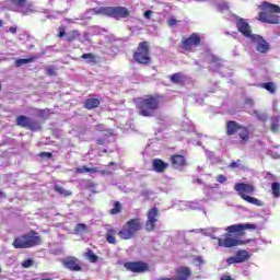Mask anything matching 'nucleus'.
I'll list each match as a JSON object with an SVG mask.
<instances>
[{
    "label": "nucleus",
    "instance_id": "obj_1",
    "mask_svg": "<svg viewBox=\"0 0 280 280\" xmlns=\"http://www.w3.org/2000/svg\"><path fill=\"white\" fill-rule=\"evenodd\" d=\"M257 224L255 223H244V224H233L225 229L226 234L224 238L217 237L218 245L222 248H234V246H244L250 244L253 240L242 241L240 237H244L245 231H256Z\"/></svg>",
    "mask_w": 280,
    "mask_h": 280
},
{
    "label": "nucleus",
    "instance_id": "obj_2",
    "mask_svg": "<svg viewBox=\"0 0 280 280\" xmlns=\"http://www.w3.org/2000/svg\"><path fill=\"white\" fill-rule=\"evenodd\" d=\"M141 229H143V221H141V218L130 219L125 222L118 232L115 229H108L105 235L106 242L107 244H117L115 235H118V237L124 241L135 240L137 233H139Z\"/></svg>",
    "mask_w": 280,
    "mask_h": 280
},
{
    "label": "nucleus",
    "instance_id": "obj_3",
    "mask_svg": "<svg viewBox=\"0 0 280 280\" xmlns=\"http://www.w3.org/2000/svg\"><path fill=\"white\" fill-rule=\"evenodd\" d=\"M161 100H163V95L150 94L133 100V104L141 117H154L156 110L161 108Z\"/></svg>",
    "mask_w": 280,
    "mask_h": 280
},
{
    "label": "nucleus",
    "instance_id": "obj_4",
    "mask_svg": "<svg viewBox=\"0 0 280 280\" xmlns=\"http://www.w3.org/2000/svg\"><path fill=\"white\" fill-rule=\"evenodd\" d=\"M225 133L226 137H235L237 135L240 145H246L250 141V129L235 120H228L225 122Z\"/></svg>",
    "mask_w": 280,
    "mask_h": 280
},
{
    "label": "nucleus",
    "instance_id": "obj_5",
    "mask_svg": "<svg viewBox=\"0 0 280 280\" xmlns=\"http://www.w3.org/2000/svg\"><path fill=\"white\" fill-rule=\"evenodd\" d=\"M265 11L258 14L260 23H268L269 25H279L280 23V7L270 2H262Z\"/></svg>",
    "mask_w": 280,
    "mask_h": 280
},
{
    "label": "nucleus",
    "instance_id": "obj_6",
    "mask_svg": "<svg viewBox=\"0 0 280 280\" xmlns=\"http://www.w3.org/2000/svg\"><path fill=\"white\" fill-rule=\"evenodd\" d=\"M43 244V238L38 235V232L31 230L26 234L16 236L12 243L15 248H34L35 246H40Z\"/></svg>",
    "mask_w": 280,
    "mask_h": 280
},
{
    "label": "nucleus",
    "instance_id": "obj_7",
    "mask_svg": "<svg viewBox=\"0 0 280 280\" xmlns=\"http://www.w3.org/2000/svg\"><path fill=\"white\" fill-rule=\"evenodd\" d=\"M234 191H236L245 202L249 205H255L256 207H261V201L255 197H252L255 194V186L247 183H236L234 185Z\"/></svg>",
    "mask_w": 280,
    "mask_h": 280
},
{
    "label": "nucleus",
    "instance_id": "obj_8",
    "mask_svg": "<svg viewBox=\"0 0 280 280\" xmlns=\"http://www.w3.org/2000/svg\"><path fill=\"white\" fill-rule=\"evenodd\" d=\"M94 13L115 19L116 21L130 16V10L126 7H100L98 9H94Z\"/></svg>",
    "mask_w": 280,
    "mask_h": 280
},
{
    "label": "nucleus",
    "instance_id": "obj_9",
    "mask_svg": "<svg viewBox=\"0 0 280 280\" xmlns=\"http://www.w3.org/2000/svg\"><path fill=\"white\" fill-rule=\"evenodd\" d=\"M135 62L148 67L152 65V57L150 56V42H140L132 56Z\"/></svg>",
    "mask_w": 280,
    "mask_h": 280
},
{
    "label": "nucleus",
    "instance_id": "obj_10",
    "mask_svg": "<svg viewBox=\"0 0 280 280\" xmlns=\"http://www.w3.org/2000/svg\"><path fill=\"white\" fill-rule=\"evenodd\" d=\"M15 122L20 128H25L26 130H31V132H40V130H43V125H40L39 121L25 115L18 116Z\"/></svg>",
    "mask_w": 280,
    "mask_h": 280
},
{
    "label": "nucleus",
    "instance_id": "obj_11",
    "mask_svg": "<svg viewBox=\"0 0 280 280\" xmlns=\"http://www.w3.org/2000/svg\"><path fill=\"white\" fill-rule=\"evenodd\" d=\"M161 218V212L159 211V208L153 207L149 209L147 212V221H145V231L148 233H152L156 229V222H159V219Z\"/></svg>",
    "mask_w": 280,
    "mask_h": 280
},
{
    "label": "nucleus",
    "instance_id": "obj_12",
    "mask_svg": "<svg viewBox=\"0 0 280 280\" xmlns=\"http://www.w3.org/2000/svg\"><path fill=\"white\" fill-rule=\"evenodd\" d=\"M124 268L135 275H143V272H150V265L145 261H127L124 264Z\"/></svg>",
    "mask_w": 280,
    "mask_h": 280
},
{
    "label": "nucleus",
    "instance_id": "obj_13",
    "mask_svg": "<svg viewBox=\"0 0 280 280\" xmlns=\"http://www.w3.org/2000/svg\"><path fill=\"white\" fill-rule=\"evenodd\" d=\"M202 43L200 35L198 33H192L189 37L182 40L180 47L184 51H194V47H198Z\"/></svg>",
    "mask_w": 280,
    "mask_h": 280
},
{
    "label": "nucleus",
    "instance_id": "obj_14",
    "mask_svg": "<svg viewBox=\"0 0 280 280\" xmlns=\"http://www.w3.org/2000/svg\"><path fill=\"white\" fill-rule=\"evenodd\" d=\"M250 259V254L246 249H240L236 252L234 256L226 258L228 266H232V264H244Z\"/></svg>",
    "mask_w": 280,
    "mask_h": 280
},
{
    "label": "nucleus",
    "instance_id": "obj_15",
    "mask_svg": "<svg viewBox=\"0 0 280 280\" xmlns=\"http://www.w3.org/2000/svg\"><path fill=\"white\" fill-rule=\"evenodd\" d=\"M250 40L256 45V51H258V54H268V51H270V44H268V42H266L260 35L254 34L250 37Z\"/></svg>",
    "mask_w": 280,
    "mask_h": 280
},
{
    "label": "nucleus",
    "instance_id": "obj_16",
    "mask_svg": "<svg viewBox=\"0 0 280 280\" xmlns=\"http://www.w3.org/2000/svg\"><path fill=\"white\" fill-rule=\"evenodd\" d=\"M61 264L72 272H80L82 270V266H80V259L75 258V256H69L63 258L61 260Z\"/></svg>",
    "mask_w": 280,
    "mask_h": 280
},
{
    "label": "nucleus",
    "instance_id": "obj_17",
    "mask_svg": "<svg viewBox=\"0 0 280 280\" xmlns=\"http://www.w3.org/2000/svg\"><path fill=\"white\" fill-rule=\"evenodd\" d=\"M236 27L240 34L245 36V38H253L255 34H253V30H250V24L244 20V18H240L236 21Z\"/></svg>",
    "mask_w": 280,
    "mask_h": 280
},
{
    "label": "nucleus",
    "instance_id": "obj_18",
    "mask_svg": "<svg viewBox=\"0 0 280 280\" xmlns=\"http://www.w3.org/2000/svg\"><path fill=\"white\" fill-rule=\"evenodd\" d=\"M171 165L174 170H183L187 165V159L185 155L173 154L171 155Z\"/></svg>",
    "mask_w": 280,
    "mask_h": 280
},
{
    "label": "nucleus",
    "instance_id": "obj_19",
    "mask_svg": "<svg viewBox=\"0 0 280 280\" xmlns=\"http://www.w3.org/2000/svg\"><path fill=\"white\" fill-rule=\"evenodd\" d=\"M191 269L187 266L178 267L175 270V278L174 280H189L191 279Z\"/></svg>",
    "mask_w": 280,
    "mask_h": 280
},
{
    "label": "nucleus",
    "instance_id": "obj_20",
    "mask_svg": "<svg viewBox=\"0 0 280 280\" xmlns=\"http://www.w3.org/2000/svg\"><path fill=\"white\" fill-rule=\"evenodd\" d=\"M170 167V164L164 162L161 159H153L152 160V171L156 172L158 174H163L165 170Z\"/></svg>",
    "mask_w": 280,
    "mask_h": 280
},
{
    "label": "nucleus",
    "instance_id": "obj_21",
    "mask_svg": "<svg viewBox=\"0 0 280 280\" xmlns=\"http://www.w3.org/2000/svg\"><path fill=\"white\" fill-rule=\"evenodd\" d=\"M100 104H102V101H100V98L90 97L83 102V108H85L86 110H93L95 108H100Z\"/></svg>",
    "mask_w": 280,
    "mask_h": 280
},
{
    "label": "nucleus",
    "instance_id": "obj_22",
    "mask_svg": "<svg viewBox=\"0 0 280 280\" xmlns=\"http://www.w3.org/2000/svg\"><path fill=\"white\" fill-rule=\"evenodd\" d=\"M170 81L173 84H184L185 83V74L183 72H176L168 75Z\"/></svg>",
    "mask_w": 280,
    "mask_h": 280
},
{
    "label": "nucleus",
    "instance_id": "obj_23",
    "mask_svg": "<svg viewBox=\"0 0 280 280\" xmlns=\"http://www.w3.org/2000/svg\"><path fill=\"white\" fill-rule=\"evenodd\" d=\"M38 58H40V55H33L26 59H16L15 67H23V65H30V62H35V60H38Z\"/></svg>",
    "mask_w": 280,
    "mask_h": 280
},
{
    "label": "nucleus",
    "instance_id": "obj_24",
    "mask_svg": "<svg viewBox=\"0 0 280 280\" xmlns=\"http://www.w3.org/2000/svg\"><path fill=\"white\" fill-rule=\"evenodd\" d=\"M83 257L88 259L90 264H97V261H100V257L95 255L91 248L86 249V252L83 254Z\"/></svg>",
    "mask_w": 280,
    "mask_h": 280
},
{
    "label": "nucleus",
    "instance_id": "obj_25",
    "mask_svg": "<svg viewBox=\"0 0 280 280\" xmlns=\"http://www.w3.org/2000/svg\"><path fill=\"white\" fill-rule=\"evenodd\" d=\"M97 172H100V170L97 167H88V166H80V167H77L75 170V174H86V173H90V174H97Z\"/></svg>",
    "mask_w": 280,
    "mask_h": 280
},
{
    "label": "nucleus",
    "instance_id": "obj_26",
    "mask_svg": "<svg viewBox=\"0 0 280 280\" xmlns=\"http://www.w3.org/2000/svg\"><path fill=\"white\" fill-rule=\"evenodd\" d=\"M54 189L57 194H59V196H63V198H69V196H73V192L71 190H67L61 186L55 185Z\"/></svg>",
    "mask_w": 280,
    "mask_h": 280
},
{
    "label": "nucleus",
    "instance_id": "obj_27",
    "mask_svg": "<svg viewBox=\"0 0 280 280\" xmlns=\"http://www.w3.org/2000/svg\"><path fill=\"white\" fill-rule=\"evenodd\" d=\"M261 88L268 91L271 94L277 93V86L272 82L262 83Z\"/></svg>",
    "mask_w": 280,
    "mask_h": 280
},
{
    "label": "nucleus",
    "instance_id": "obj_28",
    "mask_svg": "<svg viewBox=\"0 0 280 280\" xmlns=\"http://www.w3.org/2000/svg\"><path fill=\"white\" fill-rule=\"evenodd\" d=\"M81 58L83 60H88V62H90L92 65H97V60L95 59V55H93L92 52L83 54L81 56Z\"/></svg>",
    "mask_w": 280,
    "mask_h": 280
},
{
    "label": "nucleus",
    "instance_id": "obj_29",
    "mask_svg": "<svg viewBox=\"0 0 280 280\" xmlns=\"http://www.w3.org/2000/svg\"><path fill=\"white\" fill-rule=\"evenodd\" d=\"M271 190L273 198H280V184L277 182H273L271 184Z\"/></svg>",
    "mask_w": 280,
    "mask_h": 280
},
{
    "label": "nucleus",
    "instance_id": "obj_30",
    "mask_svg": "<svg viewBox=\"0 0 280 280\" xmlns=\"http://www.w3.org/2000/svg\"><path fill=\"white\" fill-rule=\"evenodd\" d=\"M121 202L115 201L114 202V208L110 209L109 213L110 215H117L121 211Z\"/></svg>",
    "mask_w": 280,
    "mask_h": 280
},
{
    "label": "nucleus",
    "instance_id": "obj_31",
    "mask_svg": "<svg viewBox=\"0 0 280 280\" xmlns=\"http://www.w3.org/2000/svg\"><path fill=\"white\" fill-rule=\"evenodd\" d=\"M79 36L80 34L78 33V31H71V33L67 36L66 40L67 43H73L78 40Z\"/></svg>",
    "mask_w": 280,
    "mask_h": 280
},
{
    "label": "nucleus",
    "instance_id": "obj_32",
    "mask_svg": "<svg viewBox=\"0 0 280 280\" xmlns=\"http://www.w3.org/2000/svg\"><path fill=\"white\" fill-rule=\"evenodd\" d=\"M11 3L15 5V8H25L27 0H11Z\"/></svg>",
    "mask_w": 280,
    "mask_h": 280
},
{
    "label": "nucleus",
    "instance_id": "obj_33",
    "mask_svg": "<svg viewBox=\"0 0 280 280\" xmlns=\"http://www.w3.org/2000/svg\"><path fill=\"white\" fill-rule=\"evenodd\" d=\"M84 231H86V224L78 223L75 229H74V232L75 233H84Z\"/></svg>",
    "mask_w": 280,
    "mask_h": 280
},
{
    "label": "nucleus",
    "instance_id": "obj_34",
    "mask_svg": "<svg viewBox=\"0 0 280 280\" xmlns=\"http://www.w3.org/2000/svg\"><path fill=\"white\" fill-rule=\"evenodd\" d=\"M32 12H35L34 10V3L30 2L26 4L25 10H24V14H30Z\"/></svg>",
    "mask_w": 280,
    "mask_h": 280
},
{
    "label": "nucleus",
    "instance_id": "obj_35",
    "mask_svg": "<svg viewBox=\"0 0 280 280\" xmlns=\"http://www.w3.org/2000/svg\"><path fill=\"white\" fill-rule=\"evenodd\" d=\"M58 38H65L66 34H67V28L65 26H59L58 27Z\"/></svg>",
    "mask_w": 280,
    "mask_h": 280
},
{
    "label": "nucleus",
    "instance_id": "obj_36",
    "mask_svg": "<svg viewBox=\"0 0 280 280\" xmlns=\"http://www.w3.org/2000/svg\"><path fill=\"white\" fill-rule=\"evenodd\" d=\"M49 108H45V109H38L37 113L39 115V117H46V119L49 117Z\"/></svg>",
    "mask_w": 280,
    "mask_h": 280
},
{
    "label": "nucleus",
    "instance_id": "obj_37",
    "mask_svg": "<svg viewBox=\"0 0 280 280\" xmlns=\"http://www.w3.org/2000/svg\"><path fill=\"white\" fill-rule=\"evenodd\" d=\"M34 266V260L33 259H26L22 262V268H32Z\"/></svg>",
    "mask_w": 280,
    "mask_h": 280
},
{
    "label": "nucleus",
    "instance_id": "obj_38",
    "mask_svg": "<svg viewBox=\"0 0 280 280\" xmlns=\"http://www.w3.org/2000/svg\"><path fill=\"white\" fill-rule=\"evenodd\" d=\"M46 75L56 77L57 75L56 68H54V67L47 68Z\"/></svg>",
    "mask_w": 280,
    "mask_h": 280
},
{
    "label": "nucleus",
    "instance_id": "obj_39",
    "mask_svg": "<svg viewBox=\"0 0 280 280\" xmlns=\"http://www.w3.org/2000/svg\"><path fill=\"white\" fill-rule=\"evenodd\" d=\"M280 130V125H279V121H275L271 124V132H279Z\"/></svg>",
    "mask_w": 280,
    "mask_h": 280
},
{
    "label": "nucleus",
    "instance_id": "obj_40",
    "mask_svg": "<svg viewBox=\"0 0 280 280\" xmlns=\"http://www.w3.org/2000/svg\"><path fill=\"white\" fill-rule=\"evenodd\" d=\"M178 23V21L176 20V18L172 16L167 20V25L170 27H174V25H176Z\"/></svg>",
    "mask_w": 280,
    "mask_h": 280
},
{
    "label": "nucleus",
    "instance_id": "obj_41",
    "mask_svg": "<svg viewBox=\"0 0 280 280\" xmlns=\"http://www.w3.org/2000/svg\"><path fill=\"white\" fill-rule=\"evenodd\" d=\"M38 156H40V159H45V156H46L47 159H51V156H54V154H52L51 152H40V153L38 154Z\"/></svg>",
    "mask_w": 280,
    "mask_h": 280
},
{
    "label": "nucleus",
    "instance_id": "obj_42",
    "mask_svg": "<svg viewBox=\"0 0 280 280\" xmlns=\"http://www.w3.org/2000/svg\"><path fill=\"white\" fill-rule=\"evenodd\" d=\"M238 163H242V161L237 160V162H231L229 167H231V170H235V168L240 167Z\"/></svg>",
    "mask_w": 280,
    "mask_h": 280
},
{
    "label": "nucleus",
    "instance_id": "obj_43",
    "mask_svg": "<svg viewBox=\"0 0 280 280\" xmlns=\"http://www.w3.org/2000/svg\"><path fill=\"white\" fill-rule=\"evenodd\" d=\"M217 183H226V176L224 175H218L217 176Z\"/></svg>",
    "mask_w": 280,
    "mask_h": 280
},
{
    "label": "nucleus",
    "instance_id": "obj_44",
    "mask_svg": "<svg viewBox=\"0 0 280 280\" xmlns=\"http://www.w3.org/2000/svg\"><path fill=\"white\" fill-rule=\"evenodd\" d=\"M220 62V59L218 56H212L210 59V63L218 65Z\"/></svg>",
    "mask_w": 280,
    "mask_h": 280
},
{
    "label": "nucleus",
    "instance_id": "obj_45",
    "mask_svg": "<svg viewBox=\"0 0 280 280\" xmlns=\"http://www.w3.org/2000/svg\"><path fill=\"white\" fill-rule=\"evenodd\" d=\"M143 16H144V19H151V16H152V10H147V11L143 13Z\"/></svg>",
    "mask_w": 280,
    "mask_h": 280
},
{
    "label": "nucleus",
    "instance_id": "obj_46",
    "mask_svg": "<svg viewBox=\"0 0 280 280\" xmlns=\"http://www.w3.org/2000/svg\"><path fill=\"white\" fill-rule=\"evenodd\" d=\"M219 8L221 12H224L225 10H229V4H221Z\"/></svg>",
    "mask_w": 280,
    "mask_h": 280
},
{
    "label": "nucleus",
    "instance_id": "obj_47",
    "mask_svg": "<svg viewBox=\"0 0 280 280\" xmlns=\"http://www.w3.org/2000/svg\"><path fill=\"white\" fill-rule=\"evenodd\" d=\"M245 104H248L249 106H253L255 104V102L253 101V98H246Z\"/></svg>",
    "mask_w": 280,
    "mask_h": 280
},
{
    "label": "nucleus",
    "instance_id": "obj_48",
    "mask_svg": "<svg viewBox=\"0 0 280 280\" xmlns=\"http://www.w3.org/2000/svg\"><path fill=\"white\" fill-rule=\"evenodd\" d=\"M9 32H11V34H16V26H11Z\"/></svg>",
    "mask_w": 280,
    "mask_h": 280
},
{
    "label": "nucleus",
    "instance_id": "obj_49",
    "mask_svg": "<svg viewBox=\"0 0 280 280\" xmlns=\"http://www.w3.org/2000/svg\"><path fill=\"white\" fill-rule=\"evenodd\" d=\"M221 280H233V278H231V276L224 275L221 277Z\"/></svg>",
    "mask_w": 280,
    "mask_h": 280
},
{
    "label": "nucleus",
    "instance_id": "obj_50",
    "mask_svg": "<svg viewBox=\"0 0 280 280\" xmlns=\"http://www.w3.org/2000/svg\"><path fill=\"white\" fill-rule=\"evenodd\" d=\"M97 144H98V145H104V139H98V140H97Z\"/></svg>",
    "mask_w": 280,
    "mask_h": 280
},
{
    "label": "nucleus",
    "instance_id": "obj_51",
    "mask_svg": "<svg viewBox=\"0 0 280 280\" xmlns=\"http://www.w3.org/2000/svg\"><path fill=\"white\" fill-rule=\"evenodd\" d=\"M1 198H5V192H3V191L0 190V199H1Z\"/></svg>",
    "mask_w": 280,
    "mask_h": 280
},
{
    "label": "nucleus",
    "instance_id": "obj_52",
    "mask_svg": "<svg viewBox=\"0 0 280 280\" xmlns=\"http://www.w3.org/2000/svg\"><path fill=\"white\" fill-rule=\"evenodd\" d=\"M159 280H174L172 278H160Z\"/></svg>",
    "mask_w": 280,
    "mask_h": 280
},
{
    "label": "nucleus",
    "instance_id": "obj_53",
    "mask_svg": "<svg viewBox=\"0 0 280 280\" xmlns=\"http://www.w3.org/2000/svg\"><path fill=\"white\" fill-rule=\"evenodd\" d=\"M113 165H115V162H109V163H108V166H109V167H113Z\"/></svg>",
    "mask_w": 280,
    "mask_h": 280
},
{
    "label": "nucleus",
    "instance_id": "obj_54",
    "mask_svg": "<svg viewBox=\"0 0 280 280\" xmlns=\"http://www.w3.org/2000/svg\"><path fill=\"white\" fill-rule=\"evenodd\" d=\"M197 261H202V258L201 257H197Z\"/></svg>",
    "mask_w": 280,
    "mask_h": 280
},
{
    "label": "nucleus",
    "instance_id": "obj_55",
    "mask_svg": "<svg viewBox=\"0 0 280 280\" xmlns=\"http://www.w3.org/2000/svg\"><path fill=\"white\" fill-rule=\"evenodd\" d=\"M2 26H3V21L0 20V27H2Z\"/></svg>",
    "mask_w": 280,
    "mask_h": 280
},
{
    "label": "nucleus",
    "instance_id": "obj_56",
    "mask_svg": "<svg viewBox=\"0 0 280 280\" xmlns=\"http://www.w3.org/2000/svg\"><path fill=\"white\" fill-rule=\"evenodd\" d=\"M1 89H3V86H2L1 83H0V91H1Z\"/></svg>",
    "mask_w": 280,
    "mask_h": 280
},
{
    "label": "nucleus",
    "instance_id": "obj_57",
    "mask_svg": "<svg viewBox=\"0 0 280 280\" xmlns=\"http://www.w3.org/2000/svg\"><path fill=\"white\" fill-rule=\"evenodd\" d=\"M0 272H1V268H0Z\"/></svg>",
    "mask_w": 280,
    "mask_h": 280
}]
</instances>
